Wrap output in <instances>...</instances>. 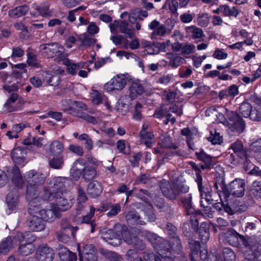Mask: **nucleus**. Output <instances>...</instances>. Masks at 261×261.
Here are the masks:
<instances>
[{
    "label": "nucleus",
    "mask_w": 261,
    "mask_h": 261,
    "mask_svg": "<svg viewBox=\"0 0 261 261\" xmlns=\"http://www.w3.org/2000/svg\"><path fill=\"white\" fill-rule=\"evenodd\" d=\"M101 238L108 244L118 246L121 243L122 239L128 245H132L139 250H143L145 245L138 236L130 233L127 228L122 227L120 224H116L113 229L106 231L101 236Z\"/></svg>",
    "instance_id": "nucleus-1"
},
{
    "label": "nucleus",
    "mask_w": 261,
    "mask_h": 261,
    "mask_svg": "<svg viewBox=\"0 0 261 261\" xmlns=\"http://www.w3.org/2000/svg\"><path fill=\"white\" fill-rule=\"evenodd\" d=\"M215 187L218 191L227 193L236 197H242L245 194L246 184L244 179L236 178L227 187L223 180L216 182Z\"/></svg>",
    "instance_id": "nucleus-2"
},
{
    "label": "nucleus",
    "mask_w": 261,
    "mask_h": 261,
    "mask_svg": "<svg viewBox=\"0 0 261 261\" xmlns=\"http://www.w3.org/2000/svg\"><path fill=\"white\" fill-rule=\"evenodd\" d=\"M174 175L175 173L170 178L171 184H169L166 190H164V196L170 199H175L178 197H180L188 193L190 190L189 187L185 181H180L179 179L172 181Z\"/></svg>",
    "instance_id": "nucleus-3"
},
{
    "label": "nucleus",
    "mask_w": 261,
    "mask_h": 261,
    "mask_svg": "<svg viewBox=\"0 0 261 261\" xmlns=\"http://www.w3.org/2000/svg\"><path fill=\"white\" fill-rule=\"evenodd\" d=\"M45 194L41 195V198L44 201H47L54 200L55 202L54 203L55 205L59 212L61 211H66L71 207L72 200H68L63 197L62 196V192H57L55 193H51L53 192L52 191L47 190H45Z\"/></svg>",
    "instance_id": "nucleus-4"
},
{
    "label": "nucleus",
    "mask_w": 261,
    "mask_h": 261,
    "mask_svg": "<svg viewBox=\"0 0 261 261\" xmlns=\"http://www.w3.org/2000/svg\"><path fill=\"white\" fill-rule=\"evenodd\" d=\"M143 258L139 255L136 249H129L125 254V258L129 261H162L160 257L153 252L145 251L143 253Z\"/></svg>",
    "instance_id": "nucleus-5"
},
{
    "label": "nucleus",
    "mask_w": 261,
    "mask_h": 261,
    "mask_svg": "<svg viewBox=\"0 0 261 261\" xmlns=\"http://www.w3.org/2000/svg\"><path fill=\"white\" fill-rule=\"evenodd\" d=\"M227 117L229 121L227 124L232 132H236L239 134L243 132L245 124L240 116L236 113L230 111L228 112Z\"/></svg>",
    "instance_id": "nucleus-6"
},
{
    "label": "nucleus",
    "mask_w": 261,
    "mask_h": 261,
    "mask_svg": "<svg viewBox=\"0 0 261 261\" xmlns=\"http://www.w3.org/2000/svg\"><path fill=\"white\" fill-rule=\"evenodd\" d=\"M126 84V79L124 74H118L107 83L104 87L107 91L122 90Z\"/></svg>",
    "instance_id": "nucleus-7"
},
{
    "label": "nucleus",
    "mask_w": 261,
    "mask_h": 261,
    "mask_svg": "<svg viewBox=\"0 0 261 261\" xmlns=\"http://www.w3.org/2000/svg\"><path fill=\"white\" fill-rule=\"evenodd\" d=\"M27 147L18 146L14 147L11 152V158L12 161L17 165L24 166L27 154Z\"/></svg>",
    "instance_id": "nucleus-8"
},
{
    "label": "nucleus",
    "mask_w": 261,
    "mask_h": 261,
    "mask_svg": "<svg viewBox=\"0 0 261 261\" xmlns=\"http://www.w3.org/2000/svg\"><path fill=\"white\" fill-rule=\"evenodd\" d=\"M44 221L51 222L55 218L59 217L60 212L57 209L54 203H51L50 205L44 209H41L38 213Z\"/></svg>",
    "instance_id": "nucleus-9"
},
{
    "label": "nucleus",
    "mask_w": 261,
    "mask_h": 261,
    "mask_svg": "<svg viewBox=\"0 0 261 261\" xmlns=\"http://www.w3.org/2000/svg\"><path fill=\"white\" fill-rule=\"evenodd\" d=\"M24 178L28 184L35 186H40L43 185L45 180L44 174L36 172L34 170L29 171L24 175Z\"/></svg>",
    "instance_id": "nucleus-10"
},
{
    "label": "nucleus",
    "mask_w": 261,
    "mask_h": 261,
    "mask_svg": "<svg viewBox=\"0 0 261 261\" xmlns=\"http://www.w3.org/2000/svg\"><path fill=\"white\" fill-rule=\"evenodd\" d=\"M79 261H97V256L93 245L86 246L82 251L79 252Z\"/></svg>",
    "instance_id": "nucleus-11"
},
{
    "label": "nucleus",
    "mask_w": 261,
    "mask_h": 261,
    "mask_svg": "<svg viewBox=\"0 0 261 261\" xmlns=\"http://www.w3.org/2000/svg\"><path fill=\"white\" fill-rule=\"evenodd\" d=\"M50 5L47 2L42 3L36 5L33 10L31 12V15L35 17L39 16L43 17H48L51 15L50 10Z\"/></svg>",
    "instance_id": "nucleus-12"
},
{
    "label": "nucleus",
    "mask_w": 261,
    "mask_h": 261,
    "mask_svg": "<svg viewBox=\"0 0 261 261\" xmlns=\"http://www.w3.org/2000/svg\"><path fill=\"white\" fill-rule=\"evenodd\" d=\"M56 249L61 261L76 260L77 256L76 253L71 252L63 245H59Z\"/></svg>",
    "instance_id": "nucleus-13"
},
{
    "label": "nucleus",
    "mask_w": 261,
    "mask_h": 261,
    "mask_svg": "<svg viewBox=\"0 0 261 261\" xmlns=\"http://www.w3.org/2000/svg\"><path fill=\"white\" fill-rule=\"evenodd\" d=\"M68 180L67 178L63 177H57L54 179L53 186L51 187H46L43 188V192L41 195L45 194V190L52 191L53 193L57 192H62L65 187V184Z\"/></svg>",
    "instance_id": "nucleus-14"
},
{
    "label": "nucleus",
    "mask_w": 261,
    "mask_h": 261,
    "mask_svg": "<svg viewBox=\"0 0 261 261\" xmlns=\"http://www.w3.org/2000/svg\"><path fill=\"white\" fill-rule=\"evenodd\" d=\"M37 252L39 261H53L54 258V250L46 245L39 246Z\"/></svg>",
    "instance_id": "nucleus-15"
},
{
    "label": "nucleus",
    "mask_w": 261,
    "mask_h": 261,
    "mask_svg": "<svg viewBox=\"0 0 261 261\" xmlns=\"http://www.w3.org/2000/svg\"><path fill=\"white\" fill-rule=\"evenodd\" d=\"M28 226L29 229L32 231H41L45 228L43 219L34 215L30 219Z\"/></svg>",
    "instance_id": "nucleus-16"
},
{
    "label": "nucleus",
    "mask_w": 261,
    "mask_h": 261,
    "mask_svg": "<svg viewBox=\"0 0 261 261\" xmlns=\"http://www.w3.org/2000/svg\"><path fill=\"white\" fill-rule=\"evenodd\" d=\"M146 238L151 243L154 249L156 250L161 257L163 258V256L160 253V251L162 252L163 250V243L161 242L160 238L157 234L152 232H147L146 234Z\"/></svg>",
    "instance_id": "nucleus-17"
},
{
    "label": "nucleus",
    "mask_w": 261,
    "mask_h": 261,
    "mask_svg": "<svg viewBox=\"0 0 261 261\" xmlns=\"http://www.w3.org/2000/svg\"><path fill=\"white\" fill-rule=\"evenodd\" d=\"M77 229V227L68 226L64 229L63 232L58 235V240L64 243L68 242L70 240L71 237L73 238L75 237L76 231Z\"/></svg>",
    "instance_id": "nucleus-18"
},
{
    "label": "nucleus",
    "mask_w": 261,
    "mask_h": 261,
    "mask_svg": "<svg viewBox=\"0 0 261 261\" xmlns=\"http://www.w3.org/2000/svg\"><path fill=\"white\" fill-rule=\"evenodd\" d=\"M87 191L90 197L96 198L102 193V186L100 182L97 180H93L88 184Z\"/></svg>",
    "instance_id": "nucleus-19"
},
{
    "label": "nucleus",
    "mask_w": 261,
    "mask_h": 261,
    "mask_svg": "<svg viewBox=\"0 0 261 261\" xmlns=\"http://www.w3.org/2000/svg\"><path fill=\"white\" fill-rule=\"evenodd\" d=\"M95 208L94 207V206H90L89 213L85 216H83L80 222L81 224L85 223L87 224H90L91 227L90 232L91 233L94 232L95 227L96 226L95 220L93 219L95 214Z\"/></svg>",
    "instance_id": "nucleus-20"
},
{
    "label": "nucleus",
    "mask_w": 261,
    "mask_h": 261,
    "mask_svg": "<svg viewBox=\"0 0 261 261\" xmlns=\"http://www.w3.org/2000/svg\"><path fill=\"white\" fill-rule=\"evenodd\" d=\"M229 149L232 150L234 154L240 159H244L246 157V151L244 149L242 142L238 140L232 143Z\"/></svg>",
    "instance_id": "nucleus-21"
},
{
    "label": "nucleus",
    "mask_w": 261,
    "mask_h": 261,
    "mask_svg": "<svg viewBox=\"0 0 261 261\" xmlns=\"http://www.w3.org/2000/svg\"><path fill=\"white\" fill-rule=\"evenodd\" d=\"M145 46L147 47V51L148 54H156L163 50V42L153 40V42L148 41Z\"/></svg>",
    "instance_id": "nucleus-22"
},
{
    "label": "nucleus",
    "mask_w": 261,
    "mask_h": 261,
    "mask_svg": "<svg viewBox=\"0 0 261 261\" xmlns=\"http://www.w3.org/2000/svg\"><path fill=\"white\" fill-rule=\"evenodd\" d=\"M29 201L28 213L31 215L39 213L41 209L40 199L38 197L27 199Z\"/></svg>",
    "instance_id": "nucleus-23"
},
{
    "label": "nucleus",
    "mask_w": 261,
    "mask_h": 261,
    "mask_svg": "<svg viewBox=\"0 0 261 261\" xmlns=\"http://www.w3.org/2000/svg\"><path fill=\"white\" fill-rule=\"evenodd\" d=\"M29 10V7L27 5L19 6L10 10L9 11V15L12 18H19L25 15Z\"/></svg>",
    "instance_id": "nucleus-24"
},
{
    "label": "nucleus",
    "mask_w": 261,
    "mask_h": 261,
    "mask_svg": "<svg viewBox=\"0 0 261 261\" xmlns=\"http://www.w3.org/2000/svg\"><path fill=\"white\" fill-rule=\"evenodd\" d=\"M129 97L132 99H136L138 95H142L144 92L142 84L139 83H133L129 88Z\"/></svg>",
    "instance_id": "nucleus-25"
},
{
    "label": "nucleus",
    "mask_w": 261,
    "mask_h": 261,
    "mask_svg": "<svg viewBox=\"0 0 261 261\" xmlns=\"http://www.w3.org/2000/svg\"><path fill=\"white\" fill-rule=\"evenodd\" d=\"M18 94L16 93H12L8 97L4 107L5 108V111L7 113H10L15 112L18 110V108L16 106H12L11 104L14 103L18 98Z\"/></svg>",
    "instance_id": "nucleus-26"
},
{
    "label": "nucleus",
    "mask_w": 261,
    "mask_h": 261,
    "mask_svg": "<svg viewBox=\"0 0 261 261\" xmlns=\"http://www.w3.org/2000/svg\"><path fill=\"white\" fill-rule=\"evenodd\" d=\"M166 230L168 234L171 236L170 240H172V242H174L173 246L172 247H174L175 246V248L178 249L181 246V243L178 237L175 236L177 231L176 227L171 223H168L166 225Z\"/></svg>",
    "instance_id": "nucleus-27"
},
{
    "label": "nucleus",
    "mask_w": 261,
    "mask_h": 261,
    "mask_svg": "<svg viewBox=\"0 0 261 261\" xmlns=\"http://www.w3.org/2000/svg\"><path fill=\"white\" fill-rule=\"evenodd\" d=\"M18 252L20 254L23 256L29 255L33 253L35 250V247L32 243H25L19 242Z\"/></svg>",
    "instance_id": "nucleus-28"
},
{
    "label": "nucleus",
    "mask_w": 261,
    "mask_h": 261,
    "mask_svg": "<svg viewBox=\"0 0 261 261\" xmlns=\"http://www.w3.org/2000/svg\"><path fill=\"white\" fill-rule=\"evenodd\" d=\"M16 239L19 242L32 244L36 239V237L30 231L17 233Z\"/></svg>",
    "instance_id": "nucleus-29"
},
{
    "label": "nucleus",
    "mask_w": 261,
    "mask_h": 261,
    "mask_svg": "<svg viewBox=\"0 0 261 261\" xmlns=\"http://www.w3.org/2000/svg\"><path fill=\"white\" fill-rule=\"evenodd\" d=\"M134 206L138 209H140L141 211H142L144 215H146L148 216V218L150 220V221H154L155 220V215L154 214H152L150 216H149L151 213H152V207L150 205L147 206V205L141 202H136L134 204Z\"/></svg>",
    "instance_id": "nucleus-30"
},
{
    "label": "nucleus",
    "mask_w": 261,
    "mask_h": 261,
    "mask_svg": "<svg viewBox=\"0 0 261 261\" xmlns=\"http://www.w3.org/2000/svg\"><path fill=\"white\" fill-rule=\"evenodd\" d=\"M97 174L96 169L91 166L87 165L85 167V170L83 171V178L86 181L93 180Z\"/></svg>",
    "instance_id": "nucleus-31"
},
{
    "label": "nucleus",
    "mask_w": 261,
    "mask_h": 261,
    "mask_svg": "<svg viewBox=\"0 0 261 261\" xmlns=\"http://www.w3.org/2000/svg\"><path fill=\"white\" fill-rule=\"evenodd\" d=\"M64 146L63 144L59 141L55 140L53 141L50 145L49 151L50 155L57 156L62 155Z\"/></svg>",
    "instance_id": "nucleus-32"
},
{
    "label": "nucleus",
    "mask_w": 261,
    "mask_h": 261,
    "mask_svg": "<svg viewBox=\"0 0 261 261\" xmlns=\"http://www.w3.org/2000/svg\"><path fill=\"white\" fill-rule=\"evenodd\" d=\"M238 237L243 240L244 237L232 231H228L226 233V241L232 246H236L238 244Z\"/></svg>",
    "instance_id": "nucleus-33"
},
{
    "label": "nucleus",
    "mask_w": 261,
    "mask_h": 261,
    "mask_svg": "<svg viewBox=\"0 0 261 261\" xmlns=\"http://www.w3.org/2000/svg\"><path fill=\"white\" fill-rule=\"evenodd\" d=\"M199 238L202 243H206L210 238L209 228L207 224H202L198 229Z\"/></svg>",
    "instance_id": "nucleus-34"
},
{
    "label": "nucleus",
    "mask_w": 261,
    "mask_h": 261,
    "mask_svg": "<svg viewBox=\"0 0 261 261\" xmlns=\"http://www.w3.org/2000/svg\"><path fill=\"white\" fill-rule=\"evenodd\" d=\"M185 29L186 33L194 39L201 38L204 35L202 29L194 25L186 27Z\"/></svg>",
    "instance_id": "nucleus-35"
},
{
    "label": "nucleus",
    "mask_w": 261,
    "mask_h": 261,
    "mask_svg": "<svg viewBox=\"0 0 261 261\" xmlns=\"http://www.w3.org/2000/svg\"><path fill=\"white\" fill-rule=\"evenodd\" d=\"M239 111L243 117L245 118L249 117L250 119L252 112H253L252 105L246 101L241 103L239 108Z\"/></svg>",
    "instance_id": "nucleus-36"
},
{
    "label": "nucleus",
    "mask_w": 261,
    "mask_h": 261,
    "mask_svg": "<svg viewBox=\"0 0 261 261\" xmlns=\"http://www.w3.org/2000/svg\"><path fill=\"white\" fill-rule=\"evenodd\" d=\"M139 136L147 147L151 146V140L154 138V135L152 131L140 132Z\"/></svg>",
    "instance_id": "nucleus-37"
},
{
    "label": "nucleus",
    "mask_w": 261,
    "mask_h": 261,
    "mask_svg": "<svg viewBox=\"0 0 261 261\" xmlns=\"http://www.w3.org/2000/svg\"><path fill=\"white\" fill-rule=\"evenodd\" d=\"M12 181L16 186L18 187L23 183L22 177L19 167L15 166L12 171Z\"/></svg>",
    "instance_id": "nucleus-38"
},
{
    "label": "nucleus",
    "mask_w": 261,
    "mask_h": 261,
    "mask_svg": "<svg viewBox=\"0 0 261 261\" xmlns=\"http://www.w3.org/2000/svg\"><path fill=\"white\" fill-rule=\"evenodd\" d=\"M250 194L256 199L261 198V182L254 181L252 182L250 188Z\"/></svg>",
    "instance_id": "nucleus-39"
},
{
    "label": "nucleus",
    "mask_w": 261,
    "mask_h": 261,
    "mask_svg": "<svg viewBox=\"0 0 261 261\" xmlns=\"http://www.w3.org/2000/svg\"><path fill=\"white\" fill-rule=\"evenodd\" d=\"M53 158L49 161V164L51 168L59 169L62 168L64 165V159L62 155L53 156Z\"/></svg>",
    "instance_id": "nucleus-40"
},
{
    "label": "nucleus",
    "mask_w": 261,
    "mask_h": 261,
    "mask_svg": "<svg viewBox=\"0 0 261 261\" xmlns=\"http://www.w3.org/2000/svg\"><path fill=\"white\" fill-rule=\"evenodd\" d=\"M12 244L11 238H6L0 243V253L7 254L10 250Z\"/></svg>",
    "instance_id": "nucleus-41"
},
{
    "label": "nucleus",
    "mask_w": 261,
    "mask_h": 261,
    "mask_svg": "<svg viewBox=\"0 0 261 261\" xmlns=\"http://www.w3.org/2000/svg\"><path fill=\"white\" fill-rule=\"evenodd\" d=\"M46 82L52 86H57L59 85L61 82V79L59 76L54 75L51 73H47L44 77Z\"/></svg>",
    "instance_id": "nucleus-42"
},
{
    "label": "nucleus",
    "mask_w": 261,
    "mask_h": 261,
    "mask_svg": "<svg viewBox=\"0 0 261 261\" xmlns=\"http://www.w3.org/2000/svg\"><path fill=\"white\" fill-rule=\"evenodd\" d=\"M167 56L168 58L170 59L169 61V65L173 67H177L185 62L184 58L178 56H174L171 54H168Z\"/></svg>",
    "instance_id": "nucleus-43"
},
{
    "label": "nucleus",
    "mask_w": 261,
    "mask_h": 261,
    "mask_svg": "<svg viewBox=\"0 0 261 261\" xmlns=\"http://www.w3.org/2000/svg\"><path fill=\"white\" fill-rule=\"evenodd\" d=\"M6 201L8 208L10 210H15L18 204V199L16 197H12V194L9 193L6 197Z\"/></svg>",
    "instance_id": "nucleus-44"
},
{
    "label": "nucleus",
    "mask_w": 261,
    "mask_h": 261,
    "mask_svg": "<svg viewBox=\"0 0 261 261\" xmlns=\"http://www.w3.org/2000/svg\"><path fill=\"white\" fill-rule=\"evenodd\" d=\"M222 255L223 259L221 261H234L236 258L234 252L229 248H224Z\"/></svg>",
    "instance_id": "nucleus-45"
},
{
    "label": "nucleus",
    "mask_w": 261,
    "mask_h": 261,
    "mask_svg": "<svg viewBox=\"0 0 261 261\" xmlns=\"http://www.w3.org/2000/svg\"><path fill=\"white\" fill-rule=\"evenodd\" d=\"M37 186H33L30 184H28L27 187V194L26 198L27 199H30L31 198L38 197V189Z\"/></svg>",
    "instance_id": "nucleus-46"
},
{
    "label": "nucleus",
    "mask_w": 261,
    "mask_h": 261,
    "mask_svg": "<svg viewBox=\"0 0 261 261\" xmlns=\"http://www.w3.org/2000/svg\"><path fill=\"white\" fill-rule=\"evenodd\" d=\"M27 56V63L29 66L36 68L39 67V64L38 62L37 57L33 52L28 53Z\"/></svg>",
    "instance_id": "nucleus-47"
},
{
    "label": "nucleus",
    "mask_w": 261,
    "mask_h": 261,
    "mask_svg": "<svg viewBox=\"0 0 261 261\" xmlns=\"http://www.w3.org/2000/svg\"><path fill=\"white\" fill-rule=\"evenodd\" d=\"M210 22L209 16L207 13H201L198 15V24L202 27H206Z\"/></svg>",
    "instance_id": "nucleus-48"
},
{
    "label": "nucleus",
    "mask_w": 261,
    "mask_h": 261,
    "mask_svg": "<svg viewBox=\"0 0 261 261\" xmlns=\"http://www.w3.org/2000/svg\"><path fill=\"white\" fill-rule=\"evenodd\" d=\"M143 106L142 103L137 102L135 106V110L133 115V119L137 121H141L142 119L141 110Z\"/></svg>",
    "instance_id": "nucleus-49"
},
{
    "label": "nucleus",
    "mask_w": 261,
    "mask_h": 261,
    "mask_svg": "<svg viewBox=\"0 0 261 261\" xmlns=\"http://www.w3.org/2000/svg\"><path fill=\"white\" fill-rule=\"evenodd\" d=\"M162 37H163V24H161L158 29L153 30L150 37L152 40L158 41V40H161Z\"/></svg>",
    "instance_id": "nucleus-50"
},
{
    "label": "nucleus",
    "mask_w": 261,
    "mask_h": 261,
    "mask_svg": "<svg viewBox=\"0 0 261 261\" xmlns=\"http://www.w3.org/2000/svg\"><path fill=\"white\" fill-rule=\"evenodd\" d=\"M64 64L67 67V71L70 74L74 75L76 74L78 69L76 63H71L69 59L64 62Z\"/></svg>",
    "instance_id": "nucleus-51"
},
{
    "label": "nucleus",
    "mask_w": 261,
    "mask_h": 261,
    "mask_svg": "<svg viewBox=\"0 0 261 261\" xmlns=\"http://www.w3.org/2000/svg\"><path fill=\"white\" fill-rule=\"evenodd\" d=\"M196 155L197 158L200 161H202L205 164L209 165L212 162V159L211 156L207 154L206 153L203 152V151H200L199 152H196Z\"/></svg>",
    "instance_id": "nucleus-52"
},
{
    "label": "nucleus",
    "mask_w": 261,
    "mask_h": 261,
    "mask_svg": "<svg viewBox=\"0 0 261 261\" xmlns=\"http://www.w3.org/2000/svg\"><path fill=\"white\" fill-rule=\"evenodd\" d=\"M149 179V175L146 173L141 174L136 178L134 185L136 186L140 184H146L148 183Z\"/></svg>",
    "instance_id": "nucleus-53"
},
{
    "label": "nucleus",
    "mask_w": 261,
    "mask_h": 261,
    "mask_svg": "<svg viewBox=\"0 0 261 261\" xmlns=\"http://www.w3.org/2000/svg\"><path fill=\"white\" fill-rule=\"evenodd\" d=\"M78 117L92 124H96L97 123V120L95 117L86 113L81 112L78 115Z\"/></svg>",
    "instance_id": "nucleus-54"
},
{
    "label": "nucleus",
    "mask_w": 261,
    "mask_h": 261,
    "mask_svg": "<svg viewBox=\"0 0 261 261\" xmlns=\"http://www.w3.org/2000/svg\"><path fill=\"white\" fill-rule=\"evenodd\" d=\"M142 156L141 152H139L135 153L131 156L129 162L133 167H138L139 166V162Z\"/></svg>",
    "instance_id": "nucleus-55"
},
{
    "label": "nucleus",
    "mask_w": 261,
    "mask_h": 261,
    "mask_svg": "<svg viewBox=\"0 0 261 261\" xmlns=\"http://www.w3.org/2000/svg\"><path fill=\"white\" fill-rule=\"evenodd\" d=\"M228 57V54L223 51L222 49L216 48L213 55V57L217 60H224Z\"/></svg>",
    "instance_id": "nucleus-56"
},
{
    "label": "nucleus",
    "mask_w": 261,
    "mask_h": 261,
    "mask_svg": "<svg viewBox=\"0 0 261 261\" xmlns=\"http://www.w3.org/2000/svg\"><path fill=\"white\" fill-rule=\"evenodd\" d=\"M70 175L73 180L77 181L81 176L83 177V171L77 170V167L75 168L72 166L70 170Z\"/></svg>",
    "instance_id": "nucleus-57"
},
{
    "label": "nucleus",
    "mask_w": 261,
    "mask_h": 261,
    "mask_svg": "<svg viewBox=\"0 0 261 261\" xmlns=\"http://www.w3.org/2000/svg\"><path fill=\"white\" fill-rule=\"evenodd\" d=\"M121 211V206L119 203L112 204L110 206V210L107 213L108 217H113L117 215Z\"/></svg>",
    "instance_id": "nucleus-58"
},
{
    "label": "nucleus",
    "mask_w": 261,
    "mask_h": 261,
    "mask_svg": "<svg viewBox=\"0 0 261 261\" xmlns=\"http://www.w3.org/2000/svg\"><path fill=\"white\" fill-rule=\"evenodd\" d=\"M179 198L185 207L192 205V195L191 193H189L187 195L185 194L180 197Z\"/></svg>",
    "instance_id": "nucleus-59"
},
{
    "label": "nucleus",
    "mask_w": 261,
    "mask_h": 261,
    "mask_svg": "<svg viewBox=\"0 0 261 261\" xmlns=\"http://www.w3.org/2000/svg\"><path fill=\"white\" fill-rule=\"evenodd\" d=\"M86 164V162L85 160L83 158H79L74 161L72 167L75 168L77 167V170L83 171L85 170V167L87 166Z\"/></svg>",
    "instance_id": "nucleus-60"
},
{
    "label": "nucleus",
    "mask_w": 261,
    "mask_h": 261,
    "mask_svg": "<svg viewBox=\"0 0 261 261\" xmlns=\"http://www.w3.org/2000/svg\"><path fill=\"white\" fill-rule=\"evenodd\" d=\"M195 46L192 44H186L181 48V54L184 55H189L194 52Z\"/></svg>",
    "instance_id": "nucleus-61"
},
{
    "label": "nucleus",
    "mask_w": 261,
    "mask_h": 261,
    "mask_svg": "<svg viewBox=\"0 0 261 261\" xmlns=\"http://www.w3.org/2000/svg\"><path fill=\"white\" fill-rule=\"evenodd\" d=\"M253 111L251 115V119L254 121L261 120V105H258Z\"/></svg>",
    "instance_id": "nucleus-62"
},
{
    "label": "nucleus",
    "mask_w": 261,
    "mask_h": 261,
    "mask_svg": "<svg viewBox=\"0 0 261 261\" xmlns=\"http://www.w3.org/2000/svg\"><path fill=\"white\" fill-rule=\"evenodd\" d=\"M88 198L85 191L81 188L78 190V196L77 197V203L79 205L84 203L87 200Z\"/></svg>",
    "instance_id": "nucleus-63"
},
{
    "label": "nucleus",
    "mask_w": 261,
    "mask_h": 261,
    "mask_svg": "<svg viewBox=\"0 0 261 261\" xmlns=\"http://www.w3.org/2000/svg\"><path fill=\"white\" fill-rule=\"evenodd\" d=\"M250 147L254 152L261 153V138L252 143Z\"/></svg>",
    "instance_id": "nucleus-64"
}]
</instances>
